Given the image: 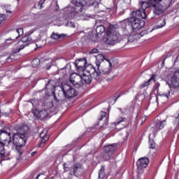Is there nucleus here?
<instances>
[{
    "label": "nucleus",
    "mask_w": 179,
    "mask_h": 179,
    "mask_svg": "<svg viewBox=\"0 0 179 179\" xmlns=\"http://www.w3.org/2000/svg\"><path fill=\"white\" fill-rule=\"evenodd\" d=\"M173 0H148L141 3V9L145 12L148 8L152 9L155 16H160L171 5Z\"/></svg>",
    "instance_id": "nucleus-1"
},
{
    "label": "nucleus",
    "mask_w": 179,
    "mask_h": 179,
    "mask_svg": "<svg viewBox=\"0 0 179 179\" xmlns=\"http://www.w3.org/2000/svg\"><path fill=\"white\" fill-rule=\"evenodd\" d=\"M27 132H29V127L26 124H20L17 127V133L13 136V143L19 155L23 153V146L26 145Z\"/></svg>",
    "instance_id": "nucleus-2"
},
{
    "label": "nucleus",
    "mask_w": 179,
    "mask_h": 179,
    "mask_svg": "<svg viewBox=\"0 0 179 179\" xmlns=\"http://www.w3.org/2000/svg\"><path fill=\"white\" fill-rule=\"evenodd\" d=\"M96 66H97L98 73L99 77L101 75H108L111 72V66L113 64L110 62V60L106 59L103 55H98L96 57Z\"/></svg>",
    "instance_id": "nucleus-3"
},
{
    "label": "nucleus",
    "mask_w": 179,
    "mask_h": 179,
    "mask_svg": "<svg viewBox=\"0 0 179 179\" xmlns=\"http://www.w3.org/2000/svg\"><path fill=\"white\" fill-rule=\"evenodd\" d=\"M83 73L81 76L82 82L83 83L84 81L87 85H90V83H92V79H95V80H99V79H100L99 71H96V68L92 64L87 65Z\"/></svg>",
    "instance_id": "nucleus-4"
},
{
    "label": "nucleus",
    "mask_w": 179,
    "mask_h": 179,
    "mask_svg": "<svg viewBox=\"0 0 179 179\" xmlns=\"http://www.w3.org/2000/svg\"><path fill=\"white\" fill-rule=\"evenodd\" d=\"M127 23L129 26H131L134 33L137 31V30H141V29L145 26V21H143V20L134 17H131L121 22L123 27H127Z\"/></svg>",
    "instance_id": "nucleus-5"
},
{
    "label": "nucleus",
    "mask_w": 179,
    "mask_h": 179,
    "mask_svg": "<svg viewBox=\"0 0 179 179\" xmlns=\"http://www.w3.org/2000/svg\"><path fill=\"white\" fill-rule=\"evenodd\" d=\"M33 41H34L31 37H30V36H23L21 38V41L18 42L19 45L17 46V48L13 50V55L7 58V61H9V59H15V58L13 57H15V55L13 54H17V52H20L21 50H23L24 47H27L28 45H29V44H31Z\"/></svg>",
    "instance_id": "nucleus-6"
},
{
    "label": "nucleus",
    "mask_w": 179,
    "mask_h": 179,
    "mask_svg": "<svg viewBox=\"0 0 179 179\" xmlns=\"http://www.w3.org/2000/svg\"><path fill=\"white\" fill-rule=\"evenodd\" d=\"M121 40H122V37L116 29H108L106 40V44H108L109 45H114L115 44H117V43H120Z\"/></svg>",
    "instance_id": "nucleus-7"
},
{
    "label": "nucleus",
    "mask_w": 179,
    "mask_h": 179,
    "mask_svg": "<svg viewBox=\"0 0 179 179\" xmlns=\"http://www.w3.org/2000/svg\"><path fill=\"white\" fill-rule=\"evenodd\" d=\"M0 138L4 134V136H7L8 140H3V142L0 141V157L3 159L5 157V147L8 146L10 143H12V136H10V132L6 131L5 129L0 130Z\"/></svg>",
    "instance_id": "nucleus-8"
},
{
    "label": "nucleus",
    "mask_w": 179,
    "mask_h": 179,
    "mask_svg": "<svg viewBox=\"0 0 179 179\" xmlns=\"http://www.w3.org/2000/svg\"><path fill=\"white\" fill-rule=\"evenodd\" d=\"M62 91L64 94L65 97L67 99H71V97H75V96H78V92L76 90L70 87L68 84H64L62 85Z\"/></svg>",
    "instance_id": "nucleus-9"
},
{
    "label": "nucleus",
    "mask_w": 179,
    "mask_h": 179,
    "mask_svg": "<svg viewBox=\"0 0 179 179\" xmlns=\"http://www.w3.org/2000/svg\"><path fill=\"white\" fill-rule=\"evenodd\" d=\"M70 82L72 83L75 87H80L83 85V81H82V75L78 73H74L70 76Z\"/></svg>",
    "instance_id": "nucleus-10"
},
{
    "label": "nucleus",
    "mask_w": 179,
    "mask_h": 179,
    "mask_svg": "<svg viewBox=\"0 0 179 179\" xmlns=\"http://www.w3.org/2000/svg\"><path fill=\"white\" fill-rule=\"evenodd\" d=\"M166 83L169 85L171 89H176V87H179V72H175L171 80V83L166 82Z\"/></svg>",
    "instance_id": "nucleus-11"
},
{
    "label": "nucleus",
    "mask_w": 179,
    "mask_h": 179,
    "mask_svg": "<svg viewBox=\"0 0 179 179\" xmlns=\"http://www.w3.org/2000/svg\"><path fill=\"white\" fill-rule=\"evenodd\" d=\"M86 64H87V62L86 61V59L83 58L80 59L78 60H76L75 62V66L78 72H84L86 69Z\"/></svg>",
    "instance_id": "nucleus-12"
},
{
    "label": "nucleus",
    "mask_w": 179,
    "mask_h": 179,
    "mask_svg": "<svg viewBox=\"0 0 179 179\" xmlns=\"http://www.w3.org/2000/svg\"><path fill=\"white\" fill-rule=\"evenodd\" d=\"M166 124L167 122L166 121V119L162 121H159L158 122H157L155 124V128L152 127L151 129V131L153 132L154 136H156V134H157L159 131H162V129H163L166 127Z\"/></svg>",
    "instance_id": "nucleus-13"
},
{
    "label": "nucleus",
    "mask_w": 179,
    "mask_h": 179,
    "mask_svg": "<svg viewBox=\"0 0 179 179\" xmlns=\"http://www.w3.org/2000/svg\"><path fill=\"white\" fill-rule=\"evenodd\" d=\"M71 173H73V176L76 177H80L83 174V169L80 164H76L73 166V168L71 169Z\"/></svg>",
    "instance_id": "nucleus-14"
},
{
    "label": "nucleus",
    "mask_w": 179,
    "mask_h": 179,
    "mask_svg": "<svg viewBox=\"0 0 179 179\" xmlns=\"http://www.w3.org/2000/svg\"><path fill=\"white\" fill-rule=\"evenodd\" d=\"M148 164H149V158L148 157L140 158L137 162V167L138 170H141L142 169H146Z\"/></svg>",
    "instance_id": "nucleus-15"
},
{
    "label": "nucleus",
    "mask_w": 179,
    "mask_h": 179,
    "mask_svg": "<svg viewBox=\"0 0 179 179\" xmlns=\"http://www.w3.org/2000/svg\"><path fill=\"white\" fill-rule=\"evenodd\" d=\"M132 17H136L137 19H146V13L143 9L139 8L138 10L133 11Z\"/></svg>",
    "instance_id": "nucleus-16"
},
{
    "label": "nucleus",
    "mask_w": 179,
    "mask_h": 179,
    "mask_svg": "<svg viewBox=\"0 0 179 179\" xmlns=\"http://www.w3.org/2000/svg\"><path fill=\"white\" fill-rule=\"evenodd\" d=\"M116 150H117V144L115 143L106 145L103 148V152H105L106 153H109L110 155H113L114 152H115Z\"/></svg>",
    "instance_id": "nucleus-17"
},
{
    "label": "nucleus",
    "mask_w": 179,
    "mask_h": 179,
    "mask_svg": "<svg viewBox=\"0 0 179 179\" xmlns=\"http://www.w3.org/2000/svg\"><path fill=\"white\" fill-rule=\"evenodd\" d=\"M36 117L39 118V120H45L48 117V112L47 110H39L36 115Z\"/></svg>",
    "instance_id": "nucleus-18"
},
{
    "label": "nucleus",
    "mask_w": 179,
    "mask_h": 179,
    "mask_svg": "<svg viewBox=\"0 0 179 179\" xmlns=\"http://www.w3.org/2000/svg\"><path fill=\"white\" fill-rule=\"evenodd\" d=\"M40 138H41V144L39 145V148H41V144L42 143H45L47 141H48V136H47V130H43L40 134Z\"/></svg>",
    "instance_id": "nucleus-19"
},
{
    "label": "nucleus",
    "mask_w": 179,
    "mask_h": 179,
    "mask_svg": "<svg viewBox=\"0 0 179 179\" xmlns=\"http://www.w3.org/2000/svg\"><path fill=\"white\" fill-rule=\"evenodd\" d=\"M172 122H173L174 131H176V129H178V128H179V114L177 116H175L173 117Z\"/></svg>",
    "instance_id": "nucleus-20"
},
{
    "label": "nucleus",
    "mask_w": 179,
    "mask_h": 179,
    "mask_svg": "<svg viewBox=\"0 0 179 179\" xmlns=\"http://www.w3.org/2000/svg\"><path fill=\"white\" fill-rule=\"evenodd\" d=\"M78 8H79V6H76L75 8H71V17H75V16H76V15H78L79 12H82V10H83V8L82 7H80L79 10H78Z\"/></svg>",
    "instance_id": "nucleus-21"
},
{
    "label": "nucleus",
    "mask_w": 179,
    "mask_h": 179,
    "mask_svg": "<svg viewBox=\"0 0 179 179\" xmlns=\"http://www.w3.org/2000/svg\"><path fill=\"white\" fill-rule=\"evenodd\" d=\"M166 26V20L163 18H159L158 20V24L155 27V29H162Z\"/></svg>",
    "instance_id": "nucleus-22"
},
{
    "label": "nucleus",
    "mask_w": 179,
    "mask_h": 179,
    "mask_svg": "<svg viewBox=\"0 0 179 179\" xmlns=\"http://www.w3.org/2000/svg\"><path fill=\"white\" fill-rule=\"evenodd\" d=\"M64 37L65 34H59L53 32L51 35V38H52V40H59V38H64Z\"/></svg>",
    "instance_id": "nucleus-23"
},
{
    "label": "nucleus",
    "mask_w": 179,
    "mask_h": 179,
    "mask_svg": "<svg viewBox=\"0 0 179 179\" xmlns=\"http://www.w3.org/2000/svg\"><path fill=\"white\" fill-rule=\"evenodd\" d=\"M23 28H19L17 29L15 31H13V34H17V36H15V38L20 37V36H23Z\"/></svg>",
    "instance_id": "nucleus-24"
},
{
    "label": "nucleus",
    "mask_w": 179,
    "mask_h": 179,
    "mask_svg": "<svg viewBox=\"0 0 179 179\" xmlns=\"http://www.w3.org/2000/svg\"><path fill=\"white\" fill-rule=\"evenodd\" d=\"M152 80H153V82H156V80L155 79V75H152V77L148 81H145L141 85V87H146L147 86H149V84L150 83V82H152Z\"/></svg>",
    "instance_id": "nucleus-25"
},
{
    "label": "nucleus",
    "mask_w": 179,
    "mask_h": 179,
    "mask_svg": "<svg viewBox=\"0 0 179 179\" xmlns=\"http://www.w3.org/2000/svg\"><path fill=\"white\" fill-rule=\"evenodd\" d=\"M106 31V28L103 25H99L96 28V32L97 34H103Z\"/></svg>",
    "instance_id": "nucleus-26"
},
{
    "label": "nucleus",
    "mask_w": 179,
    "mask_h": 179,
    "mask_svg": "<svg viewBox=\"0 0 179 179\" xmlns=\"http://www.w3.org/2000/svg\"><path fill=\"white\" fill-rule=\"evenodd\" d=\"M111 157H113V154H110V153L106 152H103V155L102 156V159L105 162L110 160Z\"/></svg>",
    "instance_id": "nucleus-27"
},
{
    "label": "nucleus",
    "mask_w": 179,
    "mask_h": 179,
    "mask_svg": "<svg viewBox=\"0 0 179 179\" xmlns=\"http://www.w3.org/2000/svg\"><path fill=\"white\" fill-rule=\"evenodd\" d=\"M106 169L104 166H102L101 169L99 171V179H103L106 177V172H105Z\"/></svg>",
    "instance_id": "nucleus-28"
},
{
    "label": "nucleus",
    "mask_w": 179,
    "mask_h": 179,
    "mask_svg": "<svg viewBox=\"0 0 179 179\" xmlns=\"http://www.w3.org/2000/svg\"><path fill=\"white\" fill-rule=\"evenodd\" d=\"M31 65H32L33 68H37V66H38L40 65V59H38V58L34 59L31 62Z\"/></svg>",
    "instance_id": "nucleus-29"
},
{
    "label": "nucleus",
    "mask_w": 179,
    "mask_h": 179,
    "mask_svg": "<svg viewBox=\"0 0 179 179\" xmlns=\"http://www.w3.org/2000/svg\"><path fill=\"white\" fill-rule=\"evenodd\" d=\"M148 143L150 149H155L156 148V143L153 140H150Z\"/></svg>",
    "instance_id": "nucleus-30"
},
{
    "label": "nucleus",
    "mask_w": 179,
    "mask_h": 179,
    "mask_svg": "<svg viewBox=\"0 0 179 179\" xmlns=\"http://www.w3.org/2000/svg\"><path fill=\"white\" fill-rule=\"evenodd\" d=\"M45 1L47 0H41L39 2H38V8H39V9H43V8H44V3H45Z\"/></svg>",
    "instance_id": "nucleus-31"
},
{
    "label": "nucleus",
    "mask_w": 179,
    "mask_h": 179,
    "mask_svg": "<svg viewBox=\"0 0 179 179\" xmlns=\"http://www.w3.org/2000/svg\"><path fill=\"white\" fill-rule=\"evenodd\" d=\"M124 121H127L126 118L119 117L117 121L115 122L114 124L115 125H118V124H121V122H124Z\"/></svg>",
    "instance_id": "nucleus-32"
},
{
    "label": "nucleus",
    "mask_w": 179,
    "mask_h": 179,
    "mask_svg": "<svg viewBox=\"0 0 179 179\" xmlns=\"http://www.w3.org/2000/svg\"><path fill=\"white\" fill-rule=\"evenodd\" d=\"M66 26L68 27H73V29H75V27H76V26L75 25V22H72V21H69L66 23Z\"/></svg>",
    "instance_id": "nucleus-33"
},
{
    "label": "nucleus",
    "mask_w": 179,
    "mask_h": 179,
    "mask_svg": "<svg viewBox=\"0 0 179 179\" xmlns=\"http://www.w3.org/2000/svg\"><path fill=\"white\" fill-rule=\"evenodd\" d=\"M161 97H166V99H169L170 97V91H168L167 92H164L160 94Z\"/></svg>",
    "instance_id": "nucleus-34"
},
{
    "label": "nucleus",
    "mask_w": 179,
    "mask_h": 179,
    "mask_svg": "<svg viewBox=\"0 0 179 179\" xmlns=\"http://www.w3.org/2000/svg\"><path fill=\"white\" fill-rule=\"evenodd\" d=\"M6 20V15L4 14H0V24L2 22H5Z\"/></svg>",
    "instance_id": "nucleus-35"
},
{
    "label": "nucleus",
    "mask_w": 179,
    "mask_h": 179,
    "mask_svg": "<svg viewBox=\"0 0 179 179\" xmlns=\"http://www.w3.org/2000/svg\"><path fill=\"white\" fill-rule=\"evenodd\" d=\"M106 115H107V113L106 112L101 111L99 120L102 121V120L104 118V117H106Z\"/></svg>",
    "instance_id": "nucleus-36"
},
{
    "label": "nucleus",
    "mask_w": 179,
    "mask_h": 179,
    "mask_svg": "<svg viewBox=\"0 0 179 179\" xmlns=\"http://www.w3.org/2000/svg\"><path fill=\"white\" fill-rule=\"evenodd\" d=\"M16 39V36H11L7 39H6V43H8V41H13V40Z\"/></svg>",
    "instance_id": "nucleus-37"
},
{
    "label": "nucleus",
    "mask_w": 179,
    "mask_h": 179,
    "mask_svg": "<svg viewBox=\"0 0 179 179\" xmlns=\"http://www.w3.org/2000/svg\"><path fill=\"white\" fill-rule=\"evenodd\" d=\"M98 52H99V50H97V49H92L90 52V54H97Z\"/></svg>",
    "instance_id": "nucleus-38"
},
{
    "label": "nucleus",
    "mask_w": 179,
    "mask_h": 179,
    "mask_svg": "<svg viewBox=\"0 0 179 179\" xmlns=\"http://www.w3.org/2000/svg\"><path fill=\"white\" fill-rule=\"evenodd\" d=\"M155 87L156 90H159V88L160 87V83H156L155 85Z\"/></svg>",
    "instance_id": "nucleus-39"
},
{
    "label": "nucleus",
    "mask_w": 179,
    "mask_h": 179,
    "mask_svg": "<svg viewBox=\"0 0 179 179\" xmlns=\"http://www.w3.org/2000/svg\"><path fill=\"white\" fill-rule=\"evenodd\" d=\"M6 13H7V15H8V16H10L9 15H12V11H10V10H6Z\"/></svg>",
    "instance_id": "nucleus-40"
},
{
    "label": "nucleus",
    "mask_w": 179,
    "mask_h": 179,
    "mask_svg": "<svg viewBox=\"0 0 179 179\" xmlns=\"http://www.w3.org/2000/svg\"><path fill=\"white\" fill-rule=\"evenodd\" d=\"M11 36H12V37H16V36H17V34H13V31H12Z\"/></svg>",
    "instance_id": "nucleus-41"
},
{
    "label": "nucleus",
    "mask_w": 179,
    "mask_h": 179,
    "mask_svg": "<svg viewBox=\"0 0 179 179\" xmlns=\"http://www.w3.org/2000/svg\"><path fill=\"white\" fill-rule=\"evenodd\" d=\"M120 97H121V95L117 96L115 99V101H117V100H118V99H120Z\"/></svg>",
    "instance_id": "nucleus-42"
},
{
    "label": "nucleus",
    "mask_w": 179,
    "mask_h": 179,
    "mask_svg": "<svg viewBox=\"0 0 179 179\" xmlns=\"http://www.w3.org/2000/svg\"><path fill=\"white\" fill-rule=\"evenodd\" d=\"M34 155H36V152H31V156H34Z\"/></svg>",
    "instance_id": "nucleus-43"
},
{
    "label": "nucleus",
    "mask_w": 179,
    "mask_h": 179,
    "mask_svg": "<svg viewBox=\"0 0 179 179\" xmlns=\"http://www.w3.org/2000/svg\"><path fill=\"white\" fill-rule=\"evenodd\" d=\"M38 177H40V175H38V176L35 178V179H38Z\"/></svg>",
    "instance_id": "nucleus-44"
},
{
    "label": "nucleus",
    "mask_w": 179,
    "mask_h": 179,
    "mask_svg": "<svg viewBox=\"0 0 179 179\" xmlns=\"http://www.w3.org/2000/svg\"><path fill=\"white\" fill-rule=\"evenodd\" d=\"M91 3H94V0H92Z\"/></svg>",
    "instance_id": "nucleus-45"
},
{
    "label": "nucleus",
    "mask_w": 179,
    "mask_h": 179,
    "mask_svg": "<svg viewBox=\"0 0 179 179\" xmlns=\"http://www.w3.org/2000/svg\"><path fill=\"white\" fill-rule=\"evenodd\" d=\"M8 115H9L8 113H6V117H8Z\"/></svg>",
    "instance_id": "nucleus-46"
},
{
    "label": "nucleus",
    "mask_w": 179,
    "mask_h": 179,
    "mask_svg": "<svg viewBox=\"0 0 179 179\" xmlns=\"http://www.w3.org/2000/svg\"><path fill=\"white\" fill-rule=\"evenodd\" d=\"M73 1H75L76 2H79V0H73Z\"/></svg>",
    "instance_id": "nucleus-47"
},
{
    "label": "nucleus",
    "mask_w": 179,
    "mask_h": 179,
    "mask_svg": "<svg viewBox=\"0 0 179 179\" xmlns=\"http://www.w3.org/2000/svg\"><path fill=\"white\" fill-rule=\"evenodd\" d=\"M50 68H51V66H50L48 68V69H50Z\"/></svg>",
    "instance_id": "nucleus-48"
},
{
    "label": "nucleus",
    "mask_w": 179,
    "mask_h": 179,
    "mask_svg": "<svg viewBox=\"0 0 179 179\" xmlns=\"http://www.w3.org/2000/svg\"><path fill=\"white\" fill-rule=\"evenodd\" d=\"M80 4L83 5V3H80Z\"/></svg>",
    "instance_id": "nucleus-49"
},
{
    "label": "nucleus",
    "mask_w": 179,
    "mask_h": 179,
    "mask_svg": "<svg viewBox=\"0 0 179 179\" xmlns=\"http://www.w3.org/2000/svg\"><path fill=\"white\" fill-rule=\"evenodd\" d=\"M142 124H143V122H141V125H142Z\"/></svg>",
    "instance_id": "nucleus-50"
},
{
    "label": "nucleus",
    "mask_w": 179,
    "mask_h": 179,
    "mask_svg": "<svg viewBox=\"0 0 179 179\" xmlns=\"http://www.w3.org/2000/svg\"><path fill=\"white\" fill-rule=\"evenodd\" d=\"M17 1H19V0H17Z\"/></svg>",
    "instance_id": "nucleus-51"
}]
</instances>
